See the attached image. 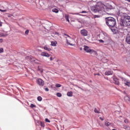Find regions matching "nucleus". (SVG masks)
Here are the masks:
<instances>
[{
	"label": "nucleus",
	"mask_w": 130,
	"mask_h": 130,
	"mask_svg": "<svg viewBox=\"0 0 130 130\" xmlns=\"http://www.w3.org/2000/svg\"><path fill=\"white\" fill-rule=\"evenodd\" d=\"M119 26L124 28L130 26V16L128 15L123 16L119 22Z\"/></svg>",
	"instance_id": "f257e3e1"
},
{
	"label": "nucleus",
	"mask_w": 130,
	"mask_h": 130,
	"mask_svg": "<svg viewBox=\"0 0 130 130\" xmlns=\"http://www.w3.org/2000/svg\"><path fill=\"white\" fill-rule=\"evenodd\" d=\"M105 21L106 25H107L109 28H114L116 25V19L112 17L106 18Z\"/></svg>",
	"instance_id": "f03ea898"
},
{
	"label": "nucleus",
	"mask_w": 130,
	"mask_h": 130,
	"mask_svg": "<svg viewBox=\"0 0 130 130\" xmlns=\"http://www.w3.org/2000/svg\"><path fill=\"white\" fill-rule=\"evenodd\" d=\"M106 6L101 2H98L96 4L95 9L98 12H106Z\"/></svg>",
	"instance_id": "7ed1b4c3"
},
{
	"label": "nucleus",
	"mask_w": 130,
	"mask_h": 130,
	"mask_svg": "<svg viewBox=\"0 0 130 130\" xmlns=\"http://www.w3.org/2000/svg\"><path fill=\"white\" fill-rule=\"evenodd\" d=\"M84 50L87 53H90V54H94V55H97V52L93 49H90V47L88 46H84Z\"/></svg>",
	"instance_id": "20e7f679"
},
{
	"label": "nucleus",
	"mask_w": 130,
	"mask_h": 130,
	"mask_svg": "<svg viewBox=\"0 0 130 130\" xmlns=\"http://www.w3.org/2000/svg\"><path fill=\"white\" fill-rule=\"evenodd\" d=\"M37 84H38L39 86H44V81L41 78H38L37 79Z\"/></svg>",
	"instance_id": "39448f33"
},
{
	"label": "nucleus",
	"mask_w": 130,
	"mask_h": 130,
	"mask_svg": "<svg viewBox=\"0 0 130 130\" xmlns=\"http://www.w3.org/2000/svg\"><path fill=\"white\" fill-rule=\"evenodd\" d=\"M88 33V30L86 29H82L80 30V34L82 35V36H87Z\"/></svg>",
	"instance_id": "423d86ee"
},
{
	"label": "nucleus",
	"mask_w": 130,
	"mask_h": 130,
	"mask_svg": "<svg viewBox=\"0 0 130 130\" xmlns=\"http://www.w3.org/2000/svg\"><path fill=\"white\" fill-rule=\"evenodd\" d=\"M121 79H122V81L125 82L124 83L125 86H128V87H130V82L127 81L126 79H125V78H123V77H121Z\"/></svg>",
	"instance_id": "0eeeda50"
},
{
	"label": "nucleus",
	"mask_w": 130,
	"mask_h": 130,
	"mask_svg": "<svg viewBox=\"0 0 130 130\" xmlns=\"http://www.w3.org/2000/svg\"><path fill=\"white\" fill-rule=\"evenodd\" d=\"M113 80L115 82V84L117 85L118 86L119 85V81L118 79H117L115 76L113 77Z\"/></svg>",
	"instance_id": "6e6552de"
},
{
	"label": "nucleus",
	"mask_w": 130,
	"mask_h": 130,
	"mask_svg": "<svg viewBox=\"0 0 130 130\" xmlns=\"http://www.w3.org/2000/svg\"><path fill=\"white\" fill-rule=\"evenodd\" d=\"M41 55L42 56H45L46 57H49V56H50V55L48 54V53H46L45 52H42Z\"/></svg>",
	"instance_id": "1a4fd4ad"
},
{
	"label": "nucleus",
	"mask_w": 130,
	"mask_h": 130,
	"mask_svg": "<svg viewBox=\"0 0 130 130\" xmlns=\"http://www.w3.org/2000/svg\"><path fill=\"white\" fill-rule=\"evenodd\" d=\"M112 74H113V71H112L111 70L106 71L105 72V75L106 76H110V75H112Z\"/></svg>",
	"instance_id": "9d476101"
},
{
	"label": "nucleus",
	"mask_w": 130,
	"mask_h": 130,
	"mask_svg": "<svg viewBox=\"0 0 130 130\" xmlns=\"http://www.w3.org/2000/svg\"><path fill=\"white\" fill-rule=\"evenodd\" d=\"M6 36H8L7 32L1 31L0 32V37H6Z\"/></svg>",
	"instance_id": "9b49d317"
},
{
	"label": "nucleus",
	"mask_w": 130,
	"mask_h": 130,
	"mask_svg": "<svg viewBox=\"0 0 130 130\" xmlns=\"http://www.w3.org/2000/svg\"><path fill=\"white\" fill-rule=\"evenodd\" d=\"M107 8L109 10H113V9H115V7H114V6H113L111 4H108L107 6Z\"/></svg>",
	"instance_id": "f8f14e48"
},
{
	"label": "nucleus",
	"mask_w": 130,
	"mask_h": 130,
	"mask_svg": "<svg viewBox=\"0 0 130 130\" xmlns=\"http://www.w3.org/2000/svg\"><path fill=\"white\" fill-rule=\"evenodd\" d=\"M64 18L66 20V21H68V22H69L70 23V20L69 19H70V15H68V14H66Z\"/></svg>",
	"instance_id": "ddd939ff"
},
{
	"label": "nucleus",
	"mask_w": 130,
	"mask_h": 130,
	"mask_svg": "<svg viewBox=\"0 0 130 130\" xmlns=\"http://www.w3.org/2000/svg\"><path fill=\"white\" fill-rule=\"evenodd\" d=\"M111 29V31L113 32V34H116V32H117V30L114 29V27H110Z\"/></svg>",
	"instance_id": "4468645a"
},
{
	"label": "nucleus",
	"mask_w": 130,
	"mask_h": 130,
	"mask_svg": "<svg viewBox=\"0 0 130 130\" xmlns=\"http://www.w3.org/2000/svg\"><path fill=\"white\" fill-rule=\"evenodd\" d=\"M102 61L104 62V63H106V62H108V59L104 57L102 59Z\"/></svg>",
	"instance_id": "2eb2a0df"
},
{
	"label": "nucleus",
	"mask_w": 130,
	"mask_h": 130,
	"mask_svg": "<svg viewBox=\"0 0 130 130\" xmlns=\"http://www.w3.org/2000/svg\"><path fill=\"white\" fill-rule=\"evenodd\" d=\"M56 44H57V42L56 41H52L51 44L52 46H56Z\"/></svg>",
	"instance_id": "dca6fc26"
},
{
	"label": "nucleus",
	"mask_w": 130,
	"mask_h": 130,
	"mask_svg": "<svg viewBox=\"0 0 130 130\" xmlns=\"http://www.w3.org/2000/svg\"><path fill=\"white\" fill-rule=\"evenodd\" d=\"M44 49H45V50H47V51H50V50H51V48L47 46H45Z\"/></svg>",
	"instance_id": "f3484780"
},
{
	"label": "nucleus",
	"mask_w": 130,
	"mask_h": 130,
	"mask_svg": "<svg viewBox=\"0 0 130 130\" xmlns=\"http://www.w3.org/2000/svg\"><path fill=\"white\" fill-rule=\"evenodd\" d=\"M66 41H67V44H69V45H71V46H75V45H76V44L70 43V42H69V40H68L67 39H66Z\"/></svg>",
	"instance_id": "a211bd4d"
},
{
	"label": "nucleus",
	"mask_w": 130,
	"mask_h": 130,
	"mask_svg": "<svg viewBox=\"0 0 130 130\" xmlns=\"http://www.w3.org/2000/svg\"><path fill=\"white\" fill-rule=\"evenodd\" d=\"M67 96H69V97H72V96H73V92L69 91L67 93Z\"/></svg>",
	"instance_id": "6ab92c4d"
},
{
	"label": "nucleus",
	"mask_w": 130,
	"mask_h": 130,
	"mask_svg": "<svg viewBox=\"0 0 130 130\" xmlns=\"http://www.w3.org/2000/svg\"><path fill=\"white\" fill-rule=\"evenodd\" d=\"M52 11L53 13H58V10L57 9H56V8H53V9L52 10Z\"/></svg>",
	"instance_id": "aec40b11"
},
{
	"label": "nucleus",
	"mask_w": 130,
	"mask_h": 130,
	"mask_svg": "<svg viewBox=\"0 0 130 130\" xmlns=\"http://www.w3.org/2000/svg\"><path fill=\"white\" fill-rule=\"evenodd\" d=\"M105 124L106 126H109V125H111V123H110L108 121H106L105 123Z\"/></svg>",
	"instance_id": "412c9836"
},
{
	"label": "nucleus",
	"mask_w": 130,
	"mask_h": 130,
	"mask_svg": "<svg viewBox=\"0 0 130 130\" xmlns=\"http://www.w3.org/2000/svg\"><path fill=\"white\" fill-rule=\"evenodd\" d=\"M38 71H39L41 73H43V69L40 68L39 66L38 67Z\"/></svg>",
	"instance_id": "4be33fe9"
},
{
	"label": "nucleus",
	"mask_w": 130,
	"mask_h": 130,
	"mask_svg": "<svg viewBox=\"0 0 130 130\" xmlns=\"http://www.w3.org/2000/svg\"><path fill=\"white\" fill-rule=\"evenodd\" d=\"M30 107H31V108H36V105H35L33 104H31Z\"/></svg>",
	"instance_id": "5701e85b"
},
{
	"label": "nucleus",
	"mask_w": 130,
	"mask_h": 130,
	"mask_svg": "<svg viewBox=\"0 0 130 130\" xmlns=\"http://www.w3.org/2000/svg\"><path fill=\"white\" fill-rule=\"evenodd\" d=\"M40 125L42 126V127H44L45 126V124L43 122H40Z\"/></svg>",
	"instance_id": "b1692460"
},
{
	"label": "nucleus",
	"mask_w": 130,
	"mask_h": 130,
	"mask_svg": "<svg viewBox=\"0 0 130 130\" xmlns=\"http://www.w3.org/2000/svg\"><path fill=\"white\" fill-rule=\"evenodd\" d=\"M94 111L95 113H100V111H99L98 110H97L96 108L94 109Z\"/></svg>",
	"instance_id": "393cba45"
},
{
	"label": "nucleus",
	"mask_w": 130,
	"mask_h": 130,
	"mask_svg": "<svg viewBox=\"0 0 130 130\" xmlns=\"http://www.w3.org/2000/svg\"><path fill=\"white\" fill-rule=\"evenodd\" d=\"M55 86L56 87V88H60V87H61V85L60 84H56L55 85Z\"/></svg>",
	"instance_id": "a878e982"
},
{
	"label": "nucleus",
	"mask_w": 130,
	"mask_h": 130,
	"mask_svg": "<svg viewBox=\"0 0 130 130\" xmlns=\"http://www.w3.org/2000/svg\"><path fill=\"white\" fill-rule=\"evenodd\" d=\"M38 101H42V98L40 96L38 97Z\"/></svg>",
	"instance_id": "bb28decb"
},
{
	"label": "nucleus",
	"mask_w": 130,
	"mask_h": 130,
	"mask_svg": "<svg viewBox=\"0 0 130 130\" xmlns=\"http://www.w3.org/2000/svg\"><path fill=\"white\" fill-rule=\"evenodd\" d=\"M56 95L57 96V97H61V93L57 92Z\"/></svg>",
	"instance_id": "cd10ccee"
},
{
	"label": "nucleus",
	"mask_w": 130,
	"mask_h": 130,
	"mask_svg": "<svg viewBox=\"0 0 130 130\" xmlns=\"http://www.w3.org/2000/svg\"><path fill=\"white\" fill-rule=\"evenodd\" d=\"M25 34H26V35H28V34H29V29H27V30L25 31Z\"/></svg>",
	"instance_id": "c85d7f7f"
},
{
	"label": "nucleus",
	"mask_w": 130,
	"mask_h": 130,
	"mask_svg": "<svg viewBox=\"0 0 130 130\" xmlns=\"http://www.w3.org/2000/svg\"><path fill=\"white\" fill-rule=\"evenodd\" d=\"M64 36H67L68 37H69V38H70V39H73V38H72V37H70V36L67 35L66 34H64Z\"/></svg>",
	"instance_id": "c756f323"
},
{
	"label": "nucleus",
	"mask_w": 130,
	"mask_h": 130,
	"mask_svg": "<svg viewBox=\"0 0 130 130\" xmlns=\"http://www.w3.org/2000/svg\"><path fill=\"white\" fill-rule=\"evenodd\" d=\"M45 121H46V122H50V120L49 119H48V118H46Z\"/></svg>",
	"instance_id": "7c9ffc66"
},
{
	"label": "nucleus",
	"mask_w": 130,
	"mask_h": 130,
	"mask_svg": "<svg viewBox=\"0 0 130 130\" xmlns=\"http://www.w3.org/2000/svg\"><path fill=\"white\" fill-rule=\"evenodd\" d=\"M80 14H86V13H87V11H83L82 12H80Z\"/></svg>",
	"instance_id": "2f4dec72"
},
{
	"label": "nucleus",
	"mask_w": 130,
	"mask_h": 130,
	"mask_svg": "<svg viewBox=\"0 0 130 130\" xmlns=\"http://www.w3.org/2000/svg\"><path fill=\"white\" fill-rule=\"evenodd\" d=\"M3 52H4V49L0 48V53H3Z\"/></svg>",
	"instance_id": "473e14b6"
},
{
	"label": "nucleus",
	"mask_w": 130,
	"mask_h": 130,
	"mask_svg": "<svg viewBox=\"0 0 130 130\" xmlns=\"http://www.w3.org/2000/svg\"><path fill=\"white\" fill-rule=\"evenodd\" d=\"M99 41L100 43H104V41H103V40H100Z\"/></svg>",
	"instance_id": "72a5a7b5"
},
{
	"label": "nucleus",
	"mask_w": 130,
	"mask_h": 130,
	"mask_svg": "<svg viewBox=\"0 0 130 130\" xmlns=\"http://www.w3.org/2000/svg\"><path fill=\"white\" fill-rule=\"evenodd\" d=\"M47 3H48V1H44V5H47Z\"/></svg>",
	"instance_id": "f704fd0d"
},
{
	"label": "nucleus",
	"mask_w": 130,
	"mask_h": 130,
	"mask_svg": "<svg viewBox=\"0 0 130 130\" xmlns=\"http://www.w3.org/2000/svg\"><path fill=\"white\" fill-rule=\"evenodd\" d=\"M100 119L102 121H103V120H104V117H100Z\"/></svg>",
	"instance_id": "c9c22d12"
},
{
	"label": "nucleus",
	"mask_w": 130,
	"mask_h": 130,
	"mask_svg": "<svg viewBox=\"0 0 130 130\" xmlns=\"http://www.w3.org/2000/svg\"><path fill=\"white\" fill-rule=\"evenodd\" d=\"M124 122H125V123H128V120H127V119H125V120H124Z\"/></svg>",
	"instance_id": "e433bc0d"
},
{
	"label": "nucleus",
	"mask_w": 130,
	"mask_h": 130,
	"mask_svg": "<svg viewBox=\"0 0 130 130\" xmlns=\"http://www.w3.org/2000/svg\"><path fill=\"white\" fill-rule=\"evenodd\" d=\"M45 91H46L47 92H48V91H49V89L47 87L45 88Z\"/></svg>",
	"instance_id": "4c0bfd02"
},
{
	"label": "nucleus",
	"mask_w": 130,
	"mask_h": 130,
	"mask_svg": "<svg viewBox=\"0 0 130 130\" xmlns=\"http://www.w3.org/2000/svg\"><path fill=\"white\" fill-rule=\"evenodd\" d=\"M53 59H54V58H53L52 57H50V60L52 61V60H53Z\"/></svg>",
	"instance_id": "58836bf2"
},
{
	"label": "nucleus",
	"mask_w": 130,
	"mask_h": 130,
	"mask_svg": "<svg viewBox=\"0 0 130 130\" xmlns=\"http://www.w3.org/2000/svg\"><path fill=\"white\" fill-rule=\"evenodd\" d=\"M94 18H100V16H99V15H94Z\"/></svg>",
	"instance_id": "ea45409f"
},
{
	"label": "nucleus",
	"mask_w": 130,
	"mask_h": 130,
	"mask_svg": "<svg viewBox=\"0 0 130 130\" xmlns=\"http://www.w3.org/2000/svg\"><path fill=\"white\" fill-rule=\"evenodd\" d=\"M55 35H58V36L59 35V34L56 31L55 32Z\"/></svg>",
	"instance_id": "a19ab883"
},
{
	"label": "nucleus",
	"mask_w": 130,
	"mask_h": 130,
	"mask_svg": "<svg viewBox=\"0 0 130 130\" xmlns=\"http://www.w3.org/2000/svg\"><path fill=\"white\" fill-rule=\"evenodd\" d=\"M3 41H4V40L3 39H0V42H1V43H3Z\"/></svg>",
	"instance_id": "79ce46f5"
},
{
	"label": "nucleus",
	"mask_w": 130,
	"mask_h": 130,
	"mask_svg": "<svg viewBox=\"0 0 130 130\" xmlns=\"http://www.w3.org/2000/svg\"><path fill=\"white\" fill-rule=\"evenodd\" d=\"M94 76H100V74H99V73L94 74Z\"/></svg>",
	"instance_id": "37998d69"
},
{
	"label": "nucleus",
	"mask_w": 130,
	"mask_h": 130,
	"mask_svg": "<svg viewBox=\"0 0 130 130\" xmlns=\"http://www.w3.org/2000/svg\"><path fill=\"white\" fill-rule=\"evenodd\" d=\"M3 26V22L2 21H0V27H2Z\"/></svg>",
	"instance_id": "c03bdc74"
},
{
	"label": "nucleus",
	"mask_w": 130,
	"mask_h": 130,
	"mask_svg": "<svg viewBox=\"0 0 130 130\" xmlns=\"http://www.w3.org/2000/svg\"><path fill=\"white\" fill-rule=\"evenodd\" d=\"M104 79H106V80H108V77H104Z\"/></svg>",
	"instance_id": "a18cd8bd"
},
{
	"label": "nucleus",
	"mask_w": 130,
	"mask_h": 130,
	"mask_svg": "<svg viewBox=\"0 0 130 130\" xmlns=\"http://www.w3.org/2000/svg\"><path fill=\"white\" fill-rule=\"evenodd\" d=\"M80 50H83V48L80 47Z\"/></svg>",
	"instance_id": "49530a36"
},
{
	"label": "nucleus",
	"mask_w": 130,
	"mask_h": 130,
	"mask_svg": "<svg viewBox=\"0 0 130 130\" xmlns=\"http://www.w3.org/2000/svg\"><path fill=\"white\" fill-rule=\"evenodd\" d=\"M127 1V2H129V3H130V0H126Z\"/></svg>",
	"instance_id": "de8ad7c7"
},
{
	"label": "nucleus",
	"mask_w": 130,
	"mask_h": 130,
	"mask_svg": "<svg viewBox=\"0 0 130 130\" xmlns=\"http://www.w3.org/2000/svg\"><path fill=\"white\" fill-rule=\"evenodd\" d=\"M79 89H81V90H83V89L81 87H79Z\"/></svg>",
	"instance_id": "09e8293b"
},
{
	"label": "nucleus",
	"mask_w": 130,
	"mask_h": 130,
	"mask_svg": "<svg viewBox=\"0 0 130 130\" xmlns=\"http://www.w3.org/2000/svg\"><path fill=\"white\" fill-rule=\"evenodd\" d=\"M48 130H51V129H50V128H48Z\"/></svg>",
	"instance_id": "8fccbe9b"
},
{
	"label": "nucleus",
	"mask_w": 130,
	"mask_h": 130,
	"mask_svg": "<svg viewBox=\"0 0 130 130\" xmlns=\"http://www.w3.org/2000/svg\"><path fill=\"white\" fill-rule=\"evenodd\" d=\"M0 11H2V9H0Z\"/></svg>",
	"instance_id": "3c124183"
},
{
	"label": "nucleus",
	"mask_w": 130,
	"mask_h": 130,
	"mask_svg": "<svg viewBox=\"0 0 130 130\" xmlns=\"http://www.w3.org/2000/svg\"><path fill=\"white\" fill-rule=\"evenodd\" d=\"M94 12H96V11H95V10H94Z\"/></svg>",
	"instance_id": "603ef678"
},
{
	"label": "nucleus",
	"mask_w": 130,
	"mask_h": 130,
	"mask_svg": "<svg viewBox=\"0 0 130 130\" xmlns=\"http://www.w3.org/2000/svg\"><path fill=\"white\" fill-rule=\"evenodd\" d=\"M1 31H0V33H1Z\"/></svg>",
	"instance_id": "864d4df0"
},
{
	"label": "nucleus",
	"mask_w": 130,
	"mask_h": 130,
	"mask_svg": "<svg viewBox=\"0 0 130 130\" xmlns=\"http://www.w3.org/2000/svg\"><path fill=\"white\" fill-rule=\"evenodd\" d=\"M8 17H10V16H8Z\"/></svg>",
	"instance_id": "5fc2aeb1"
}]
</instances>
